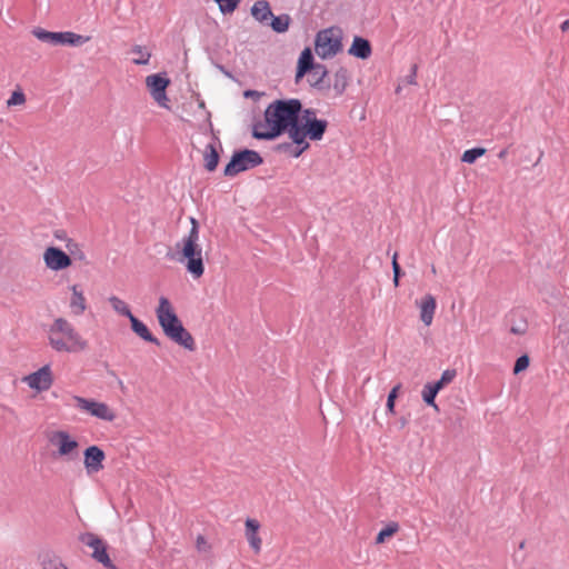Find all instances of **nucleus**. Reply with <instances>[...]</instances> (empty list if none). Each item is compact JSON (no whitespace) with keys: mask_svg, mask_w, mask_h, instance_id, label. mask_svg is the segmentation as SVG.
Wrapping results in <instances>:
<instances>
[{"mask_svg":"<svg viewBox=\"0 0 569 569\" xmlns=\"http://www.w3.org/2000/svg\"><path fill=\"white\" fill-rule=\"evenodd\" d=\"M302 104L298 99H279L270 103L263 119L253 124L252 134L257 139L272 140L297 126Z\"/></svg>","mask_w":569,"mask_h":569,"instance_id":"nucleus-1","label":"nucleus"},{"mask_svg":"<svg viewBox=\"0 0 569 569\" xmlns=\"http://www.w3.org/2000/svg\"><path fill=\"white\" fill-rule=\"evenodd\" d=\"M189 232L174 243L169 253L171 260L183 266L186 271L198 280L204 274L203 250L200 243L199 223L196 218H190Z\"/></svg>","mask_w":569,"mask_h":569,"instance_id":"nucleus-2","label":"nucleus"},{"mask_svg":"<svg viewBox=\"0 0 569 569\" xmlns=\"http://www.w3.org/2000/svg\"><path fill=\"white\" fill-rule=\"evenodd\" d=\"M47 335L49 346L57 352L79 353L88 349L87 339L66 318H56Z\"/></svg>","mask_w":569,"mask_h":569,"instance_id":"nucleus-3","label":"nucleus"},{"mask_svg":"<svg viewBox=\"0 0 569 569\" xmlns=\"http://www.w3.org/2000/svg\"><path fill=\"white\" fill-rule=\"evenodd\" d=\"M157 320L163 333L177 345L189 351L196 349V342L191 333L183 327L174 308L167 297H160L156 309Z\"/></svg>","mask_w":569,"mask_h":569,"instance_id":"nucleus-4","label":"nucleus"},{"mask_svg":"<svg viewBox=\"0 0 569 569\" xmlns=\"http://www.w3.org/2000/svg\"><path fill=\"white\" fill-rule=\"evenodd\" d=\"M327 128L328 121L318 119L315 110H303L300 121L298 120L293 130H290V139L299 147L295 157H299L309 148L307 138L313 141H319L322 139Z\"/></svg>","mask_w":569,"mask_h":569,"instance_id":"nucleus-5","label":"nucleus"},{"mask_svg":"<svg viewBox=\"0 0 569 569\" xmlns=\"http://www.w3.org/2000/svg\"><path fill=\"white\" fill-rule=\"evenodd\" d=\"M49 445L54 449V456L63 460H74L79 457L80 445L74 436L64 429H56L47 433Z\"/></svg>","mask_w":569,"mask_h":569,"instance_id":"nucleus-6","label":"nucleus"},{"mask_svg":"<svg viewBox=\"0 0 569 569\" xmlns=\"http://www.w3.org/2000/svg\"><path fill=\"white\" fill-rule=\"evenodd\" d=\"M70 406L74 407L82 413L97 418L102 421L112 422L117 418L116 410L106 402L98 401L92 398H84L73 395L70 398Z\"/></svg>","mask_w":569,"mask_h":569,"instance_id":"nucleus-7","label":"nucleus"},{"mask_svg":"<svg viewBox=\"0 0 569 569\" xmlns=\"http://www.w3.org/2000/svg\"><path fill=\"white\" fill-rule=\"evenodd\" d=\"M342 32L337 28H329L318 32L315 41V51L321 59L335 57L342 49Z\"/></svg>","mask_w":569,"mask_h":569,"instance_id":"nucleus-8","label":"nucleus"},{"mask_svg":"<svg viewBox=\"0 0 569 569\" xmlns=\"http://www.w3.org/2000/svg\"><path fill=\"white\" fill-rule=\"evenodd\" d=\"M262 163V158L254 150H242L236 152L224 168V176L234 177L238 173L254 168Z\"/></svg>","mask_w":569,"mask_h":569,"instance_id":"nucleus-9","label":"nucleus"},{"mask_svg":"<svg viewBox=\"0 0 569 569\" xmlns=\"http://www.w3.org/2000/svg\"><path fill=\"white\" fill-rule=\"evenodd\" d=\"M170 84V80L162 74H150L146 77V87L158 106L164 109H169V98L167 96V88Z\"/></svg>","mask_w":569,"mask_h":569,"instance_id":"nucleus-10","label":"nucleus"},{"mask_svg":"<svg viewBox=\"0 0 569 569\" xmlns=\"http://www.w3.org/2000/svg\"><path fill=\"white\" fill-rule=\"evenodd\" d=\"M80 541L92 549V558L108 569H117L107 552V543L98 536L86 532L80 536Z\"/></svg>","mask_w":569,"mask_h":569,"instance_id":"nucleus-11","label":"nucleus"},{"mask_svg":"<svg viewBox=\"0 0 569 569\" xmlns=\"http://www.w3.org/2000/svg\"><path fill=\"white\" fill-rule=\"evenodd\" d=\"M22 382L36 392L49 390L53 385V373L50 365H44L34 372L22 378Z\"/></svg>","mask_w":569,"mask_h":569,"instance_id":"nucleus-12","label":"nucleus"},{"mask_svg":"<svg viewBox=\"0 0 569 569\" xmlns=\"http://www.w3.org/2000/svg\"><path fill=\"white\" fill-rule=\"evenodd\" d=\"M106 460L104 451L96 446H89L83 451V467L88 476H93L103 470Z\"/></svg>","mask_w":569,"mask_h":569,"instance_id":"nucleus-13","label":"nucleus"},{"mask_svg":"<svg viewBox=\"0 0 569 569\" xmlns=\"http://www.w3.org/2000/svg\"><path fill=\"white\" fill-rule=\"evenodd\" d=\"M43 261L48 269L60 271L72 264L71 258L57 247H48L43 252Z\"/></svg>","mask_w":569,"mask_h":569,"instance_id":"nucleus-14","label":"nucleus"},{"mask_svg":"<svg viewBox=\"0 0 569 569\" xmlns=\"http://www.w3.org/2000/svg\"><path fill=\"white\" fill-rule=\"evenodd\" d=\"M260 522L257 519L248 518L244 521V536L254 553H260L262 549V539L259 535Z\"/></svg>","mask_w":569,"mask_h":569,"instance_id":"nucleus-15","label":"nucleus"},{"mask_svg":"<svg viewBox=\"0 0 569 569\" xmlns=\"http://www.w3.org/2000/svg\"><path fill=\"white\" fill-rule=\"evenodd\" d=\"M70 299H69V309L70 313L74 317L82 316L87 308V299L83 293V290L79 284H72L70 286Z\"/></svg>","mask_w":569,"mask_h":569,"instance_id":"nucleus-16","label":"nucleus"},{"mask_svg":"<svg viewBox=\"0 0 569 569\" xmlns=\"http://www.w3.org/2000/svg\"><path fill=\"white\" fill-rule=\"evenodd\" d=\"M416 306L419 308L420 320L425 326L429 327L435 317L437 302L432 295L427 293L420 300L416 301Z\"/></svg>","mask_w":569,"mask_h":569,"instance_id":"nucleus-17","label":"nucleus"},{"mask_svg":"<svg viewBox=\"0 0 569 569\" xmlns=\"http://www.w3.org/2000/svg\"><path fill=\"white\" fill-rule=\"evenodd\" d=\"M90 40V36H83L72 31L58 32V46L81 47Z\"/></svg>","mask_w":569,"mask_h":569,"instance_id":"nucleus-18","label":"nucleus"},{"mask_svg":"<svg viewBox=\"0 0 569 569\" xmlns=\"http://www.w3.org/2000/svg\"><path fill=\"white\" fill-rule=\"evenodd\" d=\"M372 49L370 42L361 37H355L348 53L352 57L360 59H368L371 56Z\"/></svg>","mask_w":569,"mask_h":569,"instance_id":"nucleus-19","label":"nucleus"},{"mask_svg":"<svg viewBox=\"0 0 569 569\" xmlns=\"http://www.w3.org/2000/svg\"><path fill=\"white\" fill-rule=\"evenodd\" d=\"M252 17L262 24H268L272 18L270 4L266 0H259L251 7Z\"/></svg>","mask_w":569,"mask_h":569,"instance_id":"nucleus-20","label":"nucleus"},{"mask_svg":"<svg viewBox=\"0 0 569 569\" xmlns=\"http://www.w3.org/2000/svg\"><path fill=\"white\" fill-rule=\"evenodd\" d=\"M129 320L131 323V329L137 336H139L144 341L154 343L157 346L160 345L159 340L154 336H152L148 327L137 317L132 316L131 318H129Z\"/></svg>","mask_w":569,"mask_h":569,"instance_id":"nucleus-21","label":"nucleus"},{"mask_svg":"<svg viewBox=\"0 0 569 569\" xmlns=\"http://www.w3.org/2000/svg\"><path fill=\"white\" fill-rule=\"evenodd\" d=\"M313 68V57L310 48H306L298 60V68L296 73L297 81L302 78L308 71Z\"/></svg>","mask_w":569,"mask_h":569,"instance_id":"nucleus-22","label":"nucleus"},{"mask_svg":"<svg viewBox=\"0 0 569 569\" xmlns=\"http://www.w3.org/2000/svg\"><path fill=\"white\" fill-rule=\"evenodd\" d=\"M27 103V96L21 87H16L11 91L10 97L6 100V107L8 109L22 108Z\"/></svg>","mask_w":569,"mask_h":569,"instance_id":"nucleus-23","label":"nucleus"},{"mask_svg":"<svg viewBox=\"0 0 569 569\" xmlns=\"http://www.w3.org/2000/svg\"><path fill=\"white\" fill-rule=\"evenodd\" d=\"M203 160H204V168L208 171L216 170L218 162H219V154L213 144H208L204 153H203Z\"/></svg>","mask_w":569,"mask_h":569,"instance_id":"nucleus-24","label":"nucleus"},{"mask_svg":"<svg viewBox=\"0 0 569 569\" xmlns=\"http://www.w3.org/2000/svg\"><path fill=\"white\" fill-rule=\"evenodd\" d=\"M31 33L42 42L58 46V32L48 31L43 28L37 27L32 29Z\"/></svg>","mask_w":569,"mask_h":569,"instance_id":"nucleus-25","label":"nucleus"},{"mask_svg":"<svg viewBox=\"0 0 569 569\" xmlns=\"http://www.w3.org/2000/svg\"><path fill=\"white\" fill-rule=\"evenodd\" d=\"M108 301L111 306V308L119 315L127 317L128 319L131 318L133 315L126 301L120 299L117 296H110L108 298Z\"/></svg>","mask_w":569,"mask_h":569,"instance_id":"nucleus-26","label":"nucleus"},{"mask_svg":"<svg viewBox=\"0 0 569 569\" xmlns=\"http://www.w3.org/2000/svg\"><path fill=\"white\" fill-rule=\"evenodd\" d=\"M400 529V526L396 521H390L385 528H382L377 537H376V543L382 545L386 542L387 539L391 538L393 535H396Z\"/></svg>","mask_w":569,"mask_h":569,"instance_id":"nucleus-27","label":"nucleus"},{"mask_svg":"<svg viewBox=\"0 0 569 569\" xmlns=\"http://www.w3.org/2000/svg\"><path fill=\"white\" fill-rule=\"evenodd\" d=\"M290 20L291 19L288 14H281L278 17L272 14V18L270 19L268 24L271 26L273 31L281 33L286 32L289 29Z\"/></svg>","mask_w":569,"mask_h":569,"instance_id":"nucleus-28","label":"nucleus"},{"mask_svg":"<svg viewBox=\"0 0 569 569\" xmlns=\"http://www.w3.org/2000/svg\"><path fill=\"white\" fill-rule=\"evenodd\" d=\"M438 392L439 391L431 383L425 385L422 392H421L423 401L427 405L431 406L436 411H439V407L435 400Z\"/></svg>","mask_w":569,"mask_h":569,"instance_id":"nucleus-29","label":"nucleus"},{"mask_svg":"<svg viewBox=\"0 0 569 569\" xmlns=\"http://www.w3.org/2000/svg\"><path fill=\"white\" fill-rule=\"evenodd\" d=\"M131 53L134 56L132 58L134 64H147L151 58V53L141 46H134Z\"/></svg>","mask_w":569,"mask_h":569,"instance_id":"nucleus-30","label":"nucleus"},{"mask_svg":"<svg viewBox=\"0 0 569 569\" xmlns=\"http://www.w3.org/2000/svg\"><path fill=\"white\" fill-rule=\"evenodd\" d=\"M457 372L455 369H447L442 372L441 378L431 383L438 391H440L442 388H445L447 385L451 383L453 379L456 378Z\"/></svg>","mask_w":569,"mask_h":569,"instance_id":"nucleus-31","label":"nucleus"},{"mask_svg":"<svg viewBox=\"0 0 569 569\" xmlns=\"http://www.w3.org/2000/svg\"><path fill=\"white\" fill-rule=\"evenodd\" d=\"M485 153H486L485 148L479 147V148L469 149L462 153L461 161L471 164V163L476 162V160L478 158L482 157Z\"/></svg>","mask_w":569,"mask_h":569,"instance_id":"nucleus-32","label":"nucleus"},{"mask_svg":"<svg viewBox=\"0 0 569 569\" xmlns=\"http://www.w3.org/2000/svg\"><path fill=\"white\" fill-rule=\"evenodd\" d=\"M347 84H348L347 71L340 70V71L336 72L333 89L336 90L337 94H341L345 91Z\"/></svg>","mask_w":569,"mask_h":569,"instance_id":"nucleus-33","label":"nucleus"},{"mask_svg":"<svg viewBox=\"0 0 569 569\" xmlns=\"http://www.w3.org/2000/svg\"><path fill=\"white\" fill-rule=\"evenodd\" d=\"M196 549L199 553L208 555L211 552L212 546L204 536L198 535L196 538Z\"/></svg>","mask_w":569,"mask_h":569,"instance_id":"nucleus-34","label":"nucleus"},{"mask_svg":"<svg viewBox=\"0 0 569 569\" xmlns=\"http://www.w3.org/2000/svg\"><path fill=\"white\" fill-rule=\"evenodd\" d=\"M214 1L218 3L221 12L231 13L237 9V7L241 0H214Z\"/></svg>","mask_w":569,"mask_h":569,"instance_id":"nucleus-35","label":"nucleus"},{"mask_svg":"<svg viewBox=\"0 0 569 569\" xmlns=\"http://www.w3.org/2000/svg\"><path fill=\"white\" fill-rule=\"evenodd\" d=\"M401 388V385H397L395 386L391 391L389 392L388 395V399H387V410L388 412H390L391 415L395 413V403H396V399L398 397V392Z\"/></svg>","mask_w":569,"mask_h":569,"instance_id":"nucleus-36","label":"nucleus"},{"mask_svg":"<svg viewBox=\"0 0 569 569\" xmlns=\"http://www.w3.org/2000/svg\"><path fill=\"white\" fill-rule=\"evenodd\" d=\"M529 367V357L528 356H521L517 359L515 367H513V373L517 375L523 370H526Z\"/></svg>","mask_w":569,"mask_h":569,"instance_id":"nucleus-37","label":"nucleus"},{"mask_svg":"<svg viewBox=\"0 0 569 569\" xmlns=\"http://www.w3.org/2000/svg\"><path fill=\"white\" fill-rule=\"evenodd\" d=\"M44 569H68L67 566L60 560H49L44 563Z\"/></svg>","mask_w":569,"mask_h":569,"instance_id":"nucleus-38","label":"nucleus"},{"mask_svg":"<svg viewBox=\"0 0 569 569\" xmlns=\"http://www.w3.org/2000/svg\"><path fill=\"white\" fill-rule=\"evenodd\" d=\"M311 70L313 71V76L318 78L317 83L327 76V70L322 66H316Z\"/></svg>","mask_w":569,"mask_h":569,"instance_id":"nucleus-39","label":"nucleus"},{"mask_svg":"<svg viewBox=\"0 0 569 569\" xmlns=\"http://www.w3.org/2000/svg\"><path fill=\"white\" fill-rule=\"evenodd\" d=\"M392 270H393V274H400V266L398 263V253L395 252L393 257H392Z\"/></svg>","mask_w":569,"mask_h":569,"instance_id":"nucleus-40","label":"nucleus"},{"mask_svg":"<svg viewBox=\"0 0 569 569\" xmlns=\"http://www.w3.org/2000/svg\"><path fill=\"white\" fill-rule=\"evenodd\" d=\"M511 332L515 335H525L526 332V326H519V327H511Z\"/></svg>","mask_w":569,"mask_h":569,"instance_id":"nucleus-41","label":"nucleus"},{"mask_svg":"<svg viewBox=\"0 0 569 569\" xmlns=\"http://www.w3.org/2000/svg\"><path fill=\"white\" fill-rule=\"evenodd\" d=\"M561 31L567 32L569 31V19L565 20L560 26Z\"/></svg>","mask_w":569,"mask_h":569,"instance_id":"nucleus-42","label":"nucleus"},{"mask_svg":"<svg viewBox=\"0 0 569 569\" xmlns=\"http://www.w3.org/2000/svg\"><path fill=\"white\" fill-rule=\"evenodd\" d=\"M244 96L246 97H254V96H258V92L257 91H252V90H248L244 92Z\"/></svg>","mask_w":569,"mask_h":569,"instance_id":"nucleus-43","label":"nucleus"},{"mask_svg":"<svg viewBox=\"0 0 569 569\" xmlns=\"http://www.w3.org/2000/svg\"><path fill=\"white\" fill-rule=\"evenodd\" d=\"M399 277H400V274H393V284H395L396 287H398V286H399Z\"/></svg>","mask_w":569,"mask_h":569,"instance_id":"nucleus-44","label":"nucleus"},{"mask_svg":"<svg viewBox=\"0 0 569 569\" xmlns=\"http://www.w3.org/2000/svg\"><path fill=\"white\" fill-rule=\"evenodd\" d=\"M506 156H507V150H501V151L499 152V154H498V157H499L500 159L506 158Z\"/></svg>","mask_w":569,"mask_h":569,"instance_id":"nucleus-45","label":"nucleus"},{"mask_svg":"<svg viewBox=\"0 0 569 569\" xmlns=\"http://www.w3.org/2000/svg\"><path fill=\"white\" fill-rule=\"evenodd\" d=\"M431 272H432L433 274H436L437 270H436V267H435V266H432V267H431Z\"/></svg>","mask_w":569,"mask_h":569,"instance_id":"nucleus-46","label":"nucleus"}]
</instances>
